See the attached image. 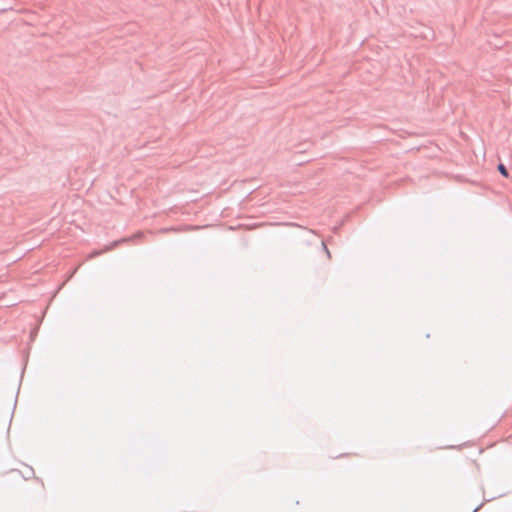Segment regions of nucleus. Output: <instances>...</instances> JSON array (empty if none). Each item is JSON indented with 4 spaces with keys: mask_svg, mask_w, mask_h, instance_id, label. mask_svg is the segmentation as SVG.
Masks as SVG:
<instances>
[{
    "mask_svg": "<svg viewBox=\"0 0 512 512\" xmlns=\"http://www.w3.org/2000/svg\"><path fill=\"white\" fill-rule=\"evenodd\" d=\"M498 170H499V172H500L504 177H508V176H509L508 171H507L506 167H505L503 164H499V165H498Z\"/></svg>",
    "mask_w": 512,
    "mask_h": 512,
    "instance_id": "nucleus-1",
    "label": "nucleus"
}]
</instances>
